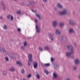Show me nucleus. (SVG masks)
Wrapping results in <instances>:
<instances>
[{"mask_svg":"<svg viewBox=\"0 0 80 80\" xmlns=\"http://www.w3.org/2000/svg\"><path fill=\"white\" fill-rule=\"evenodd\" d=\"M67 47L68 50H71V52H68L66 53V55L67 57H70L72 53H74V49L72 45L67 46Z\"/></svg>","mask_w":80,"mask_h":80,"instance_id":"1","label":"nucleus"},{"mask_svg":"<svg viewBox=\"0 0 80 80\" xmlns=\"http://www.w3.org/2000/svg\"><path fill=\"white\" fill-rule=\"evenodd\" d=\"M68 10L67 9H64L61 12H59V14L60 15H67L68 14Z\"/></svg>","mask_w":80,"mask_h":80,"instance_id":"2","label":"nucleus"},{"mask_svg":"<svg viewBox=\"0 0 80 80\" xmlns=\"http://www.w3.org/2000/svg\"><path fill=\"white\" fill-rule=\"evenodd\" d=\"M28 58H29L28 62V66H30L31 64V62H33V59H32V55L29 54L28 55Z\"/></svg>","mask_w":80,"mask_h":80,"instance_id":"3","label":"nucleus"},{"mask_svg":"<svg viewBox=\"0 0 80 80\" xmlns=\"http://www.w3.org/2000/svg\"><path fill=\"white\" fill-rule=\"evenodd\" d=\"M61 41L62 43L66 42L67 41V37L65 36H61Z\"/></svg>","mask_w":80,"mask_h":80,"instance_id":"4","label":"nucleus"},{"mask_svg":"<svg viewBox=\"0 0 80 80\" xmlns=\"http://www.w3.org/2000/svg\"><path fill=\"white\" fill-rule=\"evenodd\" d=\"M2 52L3 53L5 54L6 55H8V52L6 51L5 49V48H0V51L1 52Z\"/></svg>","mask_w":80,"mask_h":80,"instance_id":"5","label":"nucleus"},{"mask_svg":"<svg viewBox=\"0 0 80 80\" xmlns=\"http://www.w3.org/2000/svg\"><path fill=\"white\" fill-rule=\"evenodd\" d=\"M52 27H53V28H56L57 27V25H58V22H57V21H53L52 22Z\"/></svg>","mask_w":80,"mask_h":80,"instance_id":"6","label":"nucleus"},{"mask_svg":"<svg viewBox=\"0 0 80 80\" xmlns=\"http://www.w3.org/2000/svg\"><path fill=\"white\" fill-rule=\"evenodd\" d=\"M36 33H40L41 29L37 24L36 25Z\"/></svg>","mask_w":80,"mask_h":80,"instance_id":"7","label":"nucleus"},{"mask_svg":"<svg viewBox=\"0 0 80 80\" xmlns=\"http://www.w3.org/2000/svg\"><path fill=\"white\" fill-rule=\"evenodd\" d=\"M69 23L71 25H77V23L74 22L73 20L72 19H70L69 20Z\"/></svg>","mask_w":80,"mask_h":80,"instance_id":"8","label":"nucleus"},{"mask_svg":"<svg viewBox=\"0 0 80 80\" xmlns=\"http://www.w3.org/2000/svg\"><path fill=\"white\" fill-rule=\"evenodd\" d=\"M55 35V34L54 33H49V36L50 37V39L51 40V41H53V40H54V38H53V36Z\"/></svg>","mask_w":80,"mask_h":80,"instance_id":"9","label":"nucleus"},{"mask_svg":"<svg viewBox=\"0 0 80 80\" xmlns=\"http://www.w3.org/2000/svg\"><path fill=\"white\" fill-rule=\"evenodd\" d=\"M7 18L8 20L11 19V20H13V16L12 15L9 14L7 16Z\"/></svg>","mask_w":80,"mask_h":80,"instance_id":"10","label":"nucleus"},{"mask_svg":"<svg viewBox=\"0 0 80 80\" xmlns=\"http://www.w3.org/2000/svg\"><path fill=\"white\" fill-rule=\"evenodd\" d=\"M33 66L34 68H37L38 67V63L36 62H33Z\"/></svg>","mask_w":80,"mask_h":80,"instance_id":"11","label":"nucleus"},{"mask_svg":"<svg viewBox=\"0 0 80 80\" xmlns=\"http://www.w3.org/2000/svg\"><path fill=\"white\" fill-rule=\"evenodd\" d=\"M80 62V61L78 59H77L74 61V63L75 65H79Z\"/></svg>","mask_w":80,"mask_h":80,"instance_id":"12","label":"nucleus"},{"mask_svg":"<svg viewBox=\"0 0 80 80\" xmlns=\"http://www.w3.org/2000/svg\"><path fill=\"white\" fill-rule=\"evenodd\" d=\"M57 6L59 8H60V9H62V8H63V6H62V4H61V3L60 2L58 3Z\"/></svg>","mask_w":80,"mask_h":80,"instance_id":"13","label":"nucleus"},{"mask_svg":"<svg viewBox=\"0 0 80 80\" xmlns=\"http://www.w3.org/2000/svg\"><path fill=\"white\" fill-rule=\"evenodd\" d=\"M29 3L30 5H34L35 4V3L33 0H29Z\"/></svg>","mask_w":80,"mask_h":80,"instance_id":"14","label":"nucleus"},{"mask_svg":"<svg viewBox=\"0 0 80 80\" xmlns=\"http://www.w3.org/2000/svg\"><path fill=\"white\" fill-rule=\"evenodd\" d=\"M53 77L55 79H56L58 77V75L55 72H54L53 74Z\"/></svg>","mask_w":80,"mask_h":80,"instance_id":"15","label":"nucleus"},{"mask_svg":"<svg viewBox=\"0 0 80 80\" xmlns=\"http://www.w3.org/2000/svg\"><path fill=\"white\" fill-rule=\"evenodd\" d=\"M55 34L60 35V30H58V29H56L55 30Z\"/></svg>","mask_w":80,"mask_h":80,"instance_id":"16","label":"nucleus"},{"mask_svg":"<svg viewBox=\"0 0 80 80\" xmlns=\"http://www.w3.org/2000/svg\"><path fill=\"white\" fill-rule=\"evenodd\" d=\"M2 7L3 8V10H5V4H4V2L2 1Z\"/></svg>","mask_w":80,"mask_h":80,"instance_id":"17","label":"nucleus"},{"mask_svg":"<svg viewBox=\"0 0 80 80\" xmlns=\"http://www.w3.org/2000/svg\"><path fill=\"white\" fill-rule=\"evenodd\" d=\"M36 17H37V18H39V20H41V19H42V17H40V15H39V14H37L36 15Z\"/></svg>","mask_w":80,"mask_h":80,"instance_id":"18","label":"nucleus"},{"mask_svg":"<svg viewBox=\"0 0 80 80\" xmlns=\"http://www.w3.org/2000/svg\"><path fill=\"white\" fill-rule=\"evenodd\" d=\"M17 63L19 66L21 67V66H22V64L19 61H17Z\"/></svg>","mask_w":80,"mask_h":80,"instance_id":"19","label":"nucleus"},{"mask_svg":"<svg viewBox=\"0 0 80 80\" xmlns=\"http://www.w3.org/2000/svg\"><path fill=\"white\" fill-rule=\"evenodd\" d=\"M59 67V63H58V62H57V65H56L54 66L55 68H58V67Z\"/></svg>","mask_w":80,"mask_h":80,"instance_id":"20","label":"nucleus"},{"mask_svg":"<svg viewBox=\"0 0 80 80\" xmlns=\"http://www.w3.org/2000/svg\"><path fill=\"white\" fill-rule=\"evenodd\" d=\"M73 29L70 28L69 29V33H73Z\"/></svg>","mask_w":80,"mask_h":80,"instance_id":"21","label":"nucleus"},{"mask_svg":"<svg viewBox=\"0 0 80 80\" xmlns=\"http://www.w3.org/2000/svg\"><path fill=\"white\" fill-rule=\"evenodd\" d=\"M44 72L45 74H46V75H48V74L49 73V72H48V71L47 69H45L44 70Z\"/></svg>","mask_w":80,"mask_h":80,"instance_id":"22","label":"nucleus"},{"mask_svg":"<svg viewBox=\"0 0 80 80\" xmlns=\"http://www.w3.org/2000/svg\"><path fill=\"white\" fill-rule=\"evenodd\" d=\"M10 71L11 72H14L15 71V69H14V68L12 67L10 69Z\"/></svg>","mask_w":80,"mask_h":80,"instance_id":"23","label":"nucleus"},{"mask_svg":"<svg viewBox=\"0 0 80 80\" xmlns=\"http://www.w3.org/2000/svg\"><path fill=\"white\" fill-rule=\"evenodd\" d=\"M36 78L38 79H40V75H39V74L38 73H37V74L36 75Z\"/></svg>","mask_w":80,"mask_h":80,"instance_id":"24","label":"nucleus"},{"mask_svg":"<svg viewBox=\"0 0 80 80\" xmlns=\"http://www.w3.org/2000/svg\"><path fill=\"white\" fill-rule=\"evenodd\" d=\"M2 73L3 75H6L7 74V72H6L5 71H3Z\"/></svg>","mask_w":80,"mask_h":80,"instance_id":"25","label":"nucleus"},{"mask_svg":"<svg viewBox=\"0 0 80 80\" xmlns=\"http://www.w3.org/2000/svg\"><path fill=\"white\" fill-rule=\"evenodd\" d=\"M77 69V67H73L72 68V70L74 71H76Z\"/></svg>","mask_w":80,"mask_h":80,"instance_id":"26","label":"nucleus"},{"mask_svg":"<svg viewBox=\"0 0 80 80\" xmlns=\"http://www.w3.org/2000/svg\"><path fill=\"white\" fill-rule=\"evenodd\" d=\"M63 25H64V24L62 22L60 23L59 24L60 26V27H63Z\"/></svg>","mask_w":80,"mask_h":80,"instance_id":"27","label":"nucleus"},{"mask_svg":"<svg viewBox=\"0 0 80 80\" xmlns=\"http://www.w3.org/2000/svg\"><path fill=\"white\" fill-rule=\"evenodd\" d=\"M3 28L5 30H7V25H4L3 27Z\"/></svg>","mask_w":80,"mask_h":80,"instance_id":"28","label":"nucleus"},{"mask_svg":"<svg viewBox=\"0 0 80 80\" xmlns=\"http://www.w3.org/2000/svg\"><path fill=\"white\" fill-rule=\"evenodd\" d=\"M45 49L46 50H50V48L48 46L45 47Z\"/></svg>","mask_w":80,"mask_h":80,"instance_id":"29","label":"nucleus"},{"mask_svg":"<svg viewBox=\"0 0 80 80\" xmlns=\"http://www.w3.org/2000/svg\"><path fill=\"white\" fill-rule=\"evenodd\" d=\"M27 42H24L23 45H24V47H26L27 46Z\"/></svg>","mask_w":80,"mask_h":80,"instance_id":"30","label":"nucleus"},{"mask_svg":"<svg viewBox=\"0 0 80 80\" xmlns=\"http://www.w3.org/2000/svg\"><path fill=\"white\" fill-rule=\"evenodd\" d=\"M21 49L22 50H25V47H23V46H22L21 47Z\"/></svg>","mask_w":80,"mask_h":80,"instance_id":"31","label":"nucleus"},{"mask_svg":"<svg viewBox=\"0 0 80 80\" xmlns=\"http://www.w3.org/2000/svg\"><path fill=\"white\" fill-rule=\"evenodd\" d=\"M24 72L25 70H24V69H22L21 70V73H24Z\"/></svg>","mask_w":80,"mask_h":80,"instance_id":"32","label":"nucleus"},{"mask_svg":"<svg viewBox=\"0 0 80 80\" xmlns=\"http://www.w3.org/2000/svg\"><path fill=\"white\" fill-rule=\"evenodd\" d=\"M45 66L46 67H48V66H50V64L49 63H47L44 64Z\"/></svg>","mask_w":80,"mask_h":80,"instance_id":"33","label":"nucleus"},{"mask_svg":"<svg viewBox=\"0 0 80 80\" xmlns=\"http://www.w3.org/2000/svg\"><path fill=\"white\" fill-rule=\"evenodd\" d=\"M39 50L40 51H42L43 50V49H42V48H41V47H39Z\"/></svg>","mask_w":80,"mask_h":80,"instance_id":"34","label":"nucleus"},{"mask_svg":"<svg viewBox=\"0 0 80 80\" xmlns=\"http://www.w3.org/2000/svg\"><path fill=\"white\" fill-rule=\"evenodd\" d=\"M31 10L32 12H33L34 13H37V11H34L33 9H32Z\"/></svg>","mask_w":80,"mask_h":80,"instance_id":"35","label":"nucleus"},{"mask_svg":"<svg viewBox=\"0 0 80 80\" xmlns=\"http://www.w3.org/2000/svg\"><path fill=\"white\" fill-rule=\"evenodd\" d=\"M31 74H29L28 76V78H30V77H31Z\"/></svg>","mask_w":80,"mask_h":80,"instance_id":"36","label":"nucleus"},{"mask_svg":"<svg viewBox=\"0 0 80 80\" xmlns=\"http://www.w3.org/2000/svg\"><path fill=\"white\" fill-rule=\"evenodd\" d=\"M20 13H21V11L19 10V11H18L17 12V13L18 14L19 13V14H20Z\"/></svg>","mask_w":80,"mask_h":80,"instance_id":"37","label":"nucleus"},{"mask_svg":"<svg viewBox=\"0 0 80 80\" xmlns=\"http://www.w3.org/2000/svg\"><path fill=\"white\" fill-rule=\"evenodd\" d=\"M5 59L6 61H8V57H6L5 58Z\"/></svg>","mask_w":80,"mask_h":80,"instance_id":"38","label":"nucleus"},{"mask_svg":"<svg viewBox=\"0 0 80 80\" xmlns=\"http://www.w3.org/2000/svg\"><path fill=\"white\" fill-rule=\"evenodd\" d=\"M34 22H35V23H37V22H38V20L36 19L34 20Z\"/></svg>","mask_w":80,"mask_h":80,"instance_id":"39","label":"nucleus"},{"mask_svg":"<svg viewBox=\"0 0 80 80\" xmlns=\"http://www.w3.org/2000/svg\"><path fill=\"white\" fill-rule=\"evenodd\" d=\"M17 31L18 32H21V29H20V28H18Z\"/></svg>","mask_w":80,"mask_h":80,"instance_id":"40","label":"nucleus"},{"mask_svg":"<svg viewBox=\"0 0 80 80\" xmlns=\"http://www.w3.org/2000/svg\"><path fill=\"white\" fill-rule=\"evenodd\" d=\"M48 0H43V1L44 3H46V2H47V1Z\"/></svg>","mask_w":80,"mask_h":80,"instance_id":"41","label":"nucleus"},{"mask_svg":"<svg viewBox=\"0 0 80 80\" xmlns=\"http://www.w3.org/2000/svg\"><path fill=\"white\" fill-rule=\"evenodd\" d=\"M51 62H53L54 59H53V58H51Z\"/></svg>","mask_w":80,"mask_h":80,"instance_id":"42","label":"nucleus"},{"mask_svg":"<svg viewBox=\"0 0 80 80\" xmlns=\"http://www.w3.org/2000/svg\"><path fill=\"white\" fill-rule=\"evenodd\" d=\"M0 19H1V20H3V18L2 17V16H0Z\"/></svg>","mask_w":80,"mask_h":80,"instance_id":"43","label":"nucleus"},{"mask_svg":"<svg viewBox=\"0 0 80 80\" xmlns=\"http://www.w3.org/2000/svg\"><path fill=\"white\" fill-rule=\"evenodd\" d=\"M54 10H57V8L56 7H54Z\"/></svg>","mask_w":80,"mask_h":80,"instance_id":"44","label":"nucleus"},{"mask_svg":"<svg viewBox=\"0 0 80 80\" xmlns=\"http://www.w3.org/2000/svg\"><path fill=\"white\" fill-rule=\"evenodd\" d=\"M73 44L74 47H76V43H75V42H74V43H73Z\"/></svg>","mask_w":80,"mask_h":80,"instance_id":"45","label":"nucleus"},{"mask_svg":"<svg viewBox=\"0 0 80 80\" xmlns=\"http://www.w3.org/2000/svg\"><path fill=\"white\" fill-rule=\"evenodd\" d=\"M20 5H24V2H22L20 4Z\"/></svg>","mask_w":80,"mask_h":80,"instance_id":"46","label":"nucleus"},{"mask_svg":"<svg viewBox=\"0 0 80 80\" xmlns=\"http://www.w3.org/2000/svg\"><path fill=\"white\" fill-rule=\"evenodd\" d=\"M73 59L74 58V56H72L71 57Z\"/></svg>","mask_w":80,"mask_h":80,"instance_id":"47","label":"nucleus"},{"mask_svg":"<svg viewBox=\"0 0 80 80\" xmlns=\"http://www.w3.org/2000/svg\"><path fill=\"white\" fill-rule=\"evenodd\" d=\"M67 80H70V78H68L67 79Z\"/></svg>","mask_w":80,"mask_h":80,"instance_id":"48","label":"nucleus"},{"mask_svg":"<svg viewBox=\"0 0 80 80\" xmlns=\"http://www.w3.org/2000/svg\"><path fill=\"white\" fill-rule=\"evenodd\" d=\"M14 1H17V0H13Z\"/></svg>","mask_w":80,"mask_h":80,"instance_id":"49","label":"nucleus"},{"mask_svg":"<svg viewBox=\"0 0 80 80\" xmlns=\"http://www.w3.org/2000/svg\"><path fill=\"white\" fill-rule=\"evenodd\" d=\"M23 80H25V78H23Z\"/></svg>","mask_w":80,"mask_h":80,"instance_id":"50","label":"nucleus"},{"mask_svg":"<svg viewBox=\"0 0 80 80\" xmlns=\"http://www.w3.org/2000/svg\"><path fill=\"white\" fill-rule=\"evenodd\" d=\"M78 1H80V0H78Z\"/></svg>","mask_w":80,"mask_h":80,"instance_id":"51","label":"nucleus"},{"mask_svg":"<svg viewBox=\"0 0 80 80\" xmlns=\"http://www.w3.org/2000/svg\"><path fill=\"white\" fill-rule=\"evenodd\" d=\"M43 4H42V6H43Z\"/></svg>","mask_w":80,"mask_h":80,"instance_id":"52","label":"nucleus"}]
</instances>
